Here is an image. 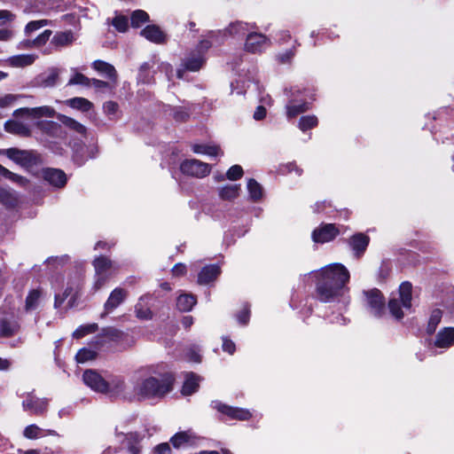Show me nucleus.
Segmentation results:
<instances>
[{
  "label": "nucleus",
  "mask_w": 454,
  "mask_h": 454,
  "mask_svg": "<svg viewBox=\"0 0 454 454\" xmlns=\"http://www.w3.org/2000/svg\"><path fill=\"white\" fill-rule=\"evenodd\" d=\"M108 388L106 394L115 396H123L129 398L134 395V386L132 389L121 376H110L107 380Z\"/></svg>",
  "instance_id": "423d86ee"
},
{
  "label": "nucleus",
  "mask_w": 454,
  "mask_h": 454,
  "mask_svg": "<svg viewBox=\"0 0 454 454\" xmlns=\"http://www.w3.org/2000/svg\"><path fill=\"white\" fill-rule=\"evenodd\" d=\"M134 395L138 398H161L172 389L173 377L169 373H156L153 367L137 371L132 378Z\"/></svg>",
  "instance_id": "f257e3e1"
},
{
  "label": "nucleus",
  "mask_w": 454,
  "mask_h": 454,
  "mask_svg": "<svg viewBox=\"0 0 454 454\" xmlns=\"http://www.w3.org/2000/svg\"><path fill=\"white\" fill-rule=\"evenodd\" d=\"M5 155L10 160L23 167L32 166L35 162V157L28 151L9 148L5 151Z\"/></svg>",
  "instance_id": "ddd939ff"
},
{
  "label": "nucleus",
  "mask_w": 454,
  "mask_h": 454,
  "mask_svg": "<svg viewBox=\"0 0 454 454\" xmlns=\"http://www.w3.org/2000/svg\"><path fill=\"white\" fill-rule=\"evenodd\" d=\"M368 244L369 237L363 233L354 235L349 240V245L356 256H360L365 251Z\"/></svg>",
  "instance_id": "4be33fe9"
},
{
  "label": "nucleus",
  "mask_w": 454,
  "mask_h": 454,
  "mask_svg": "<svg viewBox=\"0 0 454 454\" xmlns=\"http://www.w3.org/2000/svg\"><path fill=\"white\" fill-rule=\"evenodd\" d=\"M74 41V35L72 30H67V31H61L57 32L52 39H51V44H53L55 47H65L67 45H70Z\"/></svg>",
  "instance_id": "5701e85b"
},
{
  "label": "nucleus",
  "mask_w": 454,
  "mask_h": 454,
  "mask_svg": "<svg viewBox=\"0 0 454 454\" xmlns=\"http://www.w3.org/2000/svg\"><path fill=\"white\" fill-rule=\"evenodd\" d=\"M309 109V105L307 103H302L299 105L294 104V100H290L286 105V115L288 118H293L299 114L304 113Z\"/></svg>",
  "instance_id": "e433bc0d"
},
{
  "label": "nucleus",
  "mask_w": 454,
  "mask_h": 454,
  "mask_svg": "<svg viewBox=\"0 0 454 454\" xmlns=\"http://www.w3.org/2000/svg\"><path fill=\"white\" fill-rule=\"evenodd\" d=\"M203 62L204 59L200 52H199L197 55H192L184 59L183 65L186 70L195 72L202 67Z\"/></svg>",
  "instance_id": "c9c22d12"
},
{
  "label": "nucleus",
  "mask_w": 454,
  "mask_h": 454,
  "mask_svg": "<svg viewBox=\"0 0 454 454\" xmlns=\"http://www.w3.org/2000/svg\"><path fill=\"white\" fill-rule=\"evenodd\" d=\"M23 435L27 439H36L43 436V430L38 426L32 424L25 427Z\"/></svg>",
  "instance_id": "37998d69"
},
{
  "label": "nucleus",
  "mask_w": 454,
  "mask_h": 454,
  "mask_svg": "<svg viewBox=\"0 0 454 454\" xmlns=\"http://www.w3.org/2000/svg\"><path fill=\"white\" fill-rule=\"evenodd\" d=\"M92 67L99 73L105 74L109 79L115 82L117 79V73L114 67L103 60H95Z\"/></svg>",
  "instance_id": "bb28decb"
},
{
  "label": "nucleus",
  "mask_w": 454,
  "mask_h": 454,
  "mask_svg": "<svg viewBox=\"0 0 454 454\" xmlns=\"http://www.w3.org/2000/svg\"><path fill=\"white\" fill-rule=\"evenodd\" d=\"M94 356H95V353L92 350L87 349V348H82L77 352V354L75 356V359H76L77 363H85L89 360L93 359Z\"/></svg>",
  "instance_id": "5fc2aeb1"
},
{
  "label": "nucleus",
  "mask_w": 454,
  "mask_h": 454,
  "mask_svg": "<svg viewBox=\"0 0 454 454\" xmlns=\"http://www.w3.org/2000/svg\"><path fill=\"white\" fill-rule=\"evenodd\" d=\"M20 329V325L16 321H8L3 319L0 322V335L2 337H11L14 335Z\"/></svg>",
  "instance_id": "473e14b6"
},
{
  "label": "nucleus",
  "mask_w": 454,
  "mask_h": 454,
  "mask_svg": "<svg viewBox=\"0 0 454 454\" xmlns=\"http://www.w3.org/2000/svg\"><path fill=\"white\" fill-rule=\"evenodd\" d=\"M37 127L51 136H56L60 129V126L54 121H39Z\"/></svg>",
  "instance_id": "49530a36"
},
{
  "label": "nucleus",
  "mask_w": 454,
  "mask_h": 454,
  "mask_svg": "<svg viewBox=\"0 0 454 454\" xmlns=\"http://www.w3.org/2000/svg\"><path fill=\"white\" fill-rule=\"evenodd\" d=\"M442 315V313L440 309H434L432 311L427 327V332L429 334H432L435 331L438 324L441 322Z\"/></svg>",
  "instance_id": "58836bf2"
},
{
  "label": "nucleus",
  "mask_w": 454,
  "mask_h": 454,
  "mask_svg": "<svg viewBox=\"0 0 454 454\" xmlns=\"http://www.w3.org/2000/svg\"><path fill=\"white\" fill-rule=\"evenodd\" d=\"M317 125V118L315 115H306L301 117L299 121V128L302 131L310 129Z\"/></svg>",
  "instance_id": "79ce46f5"
},
{
  "label": "nucleus",
  "mask_w": 454,
  "mask_h": 454,
  "mask_svg": "<svg viewBox=\"0 0 454 454\" xmlns=\"http://www.w3.org/2000/svg\"><path fill=\"white\" fill-rule=\"evenodd\" d=\"M50 24H51V20H33L26 25L24 32L27 35H29L33 32L37 31L40 28Z\"/></svg>",
  "instance_id": "ea45409f"
},
{
  "label": "nucleus",
  "mask_w": 454,
  "mask_h": 454,
  "mask_svg": "<svg viewBox=\"0 0 454 454\" xmlns=\"http://www.w3.org/2000/svg\"><path fill=\"white\" fill-rule=\"evenodd\" d=\"M83 382L92 390L106 394L108 388L107 380L94 370H86L82 375Z\"/></svg>",
  "instance_id": "6e6552de"
},
{
  "label": "nucleus",
  "mask_w": 454,
  "mask_h": 454,
  "mask_svg": "<svg viewBox=\"0 0 454 454\" xmlns=\"http://www.w3.org/2000/svg\"><path fill=\"white\" fill-rule=\"evenodd\" d=\"M0 202L7 207H14L17 203V197L13 192L0 188Z\"/></svg>",
  "instance_id": "a19ab883"
},
{
  "label": "nucleus",
  "mask_w": 454,
  "mask_h": 454,
  "mask_svg": "<svg viewBox=\"0 0 454 454\" xmlns=\"http://www.w3.org/2000/svg\"><path fill=\"white\" fill-rule=\"evenodd\" d=\"M193 153L207 154L209 156H217L220 153L219 146L215 145H200L194 144L192 146Z\"/></svg>",
  "instance_id": "f704fd0d"
},
{
  "label": "nucleus",
  "mask_w": 454,
  "mask_h": 454,
  "mask_svg": "<svg viewBox=\"0 0 454 454\" xmlns=\"http://www.w3.org/2000/svg\"><path fill=\"white\" fill-rule=\"evenodd\" d=\"M171 450L168 443L159 444L154 450L153 454H170Z\"/></svg>",
  "instance_id": "0e129e2a"
},
{
  "label": "nucleus",
  "mask_w": 454,
  "mask_h": 454,
  "mask_svg": "<svg viewBox=\"0 0 454 454\" xmlns=\"http://www.w3.org/2000/svg\"><path fill=\"white\" fill-rule=\"evenodd\" d=\"M16 98L12 94H7L4 97H0V107L4 108L13 104Z\"/></svg>",
  "instance_id": "680f3d73"
},
{
  "label": "nucleus",
  "mask_w": 454,
  "mask_h": 454,
  "mask_svg": "<svg viewBox=\"0 0 454 454\" xmlns=\"http://www.w3.org/2000/svg\"><path fill=\"white\" fill-rule=\"evenodd\" d=\"M247 190L251 200L256 201L262 197V188L259 183L251 178L247 182Z\"/></svg>",
  "instance_id": "4c0bfd02"
},
{
  "label": "nucleus",
  "mask_w": 454,
  "mask_h": 454,
  "mask_svg": "<svg viewBox=\"0 0 454 454\" xmlns=\"http://www.w3.org/2000/svg\"><path fill=\"white\" fill-rule=\"evenodd\" d=\"M140 35L154 43L160 44L166 42V35L158 26L155 25L146 26L141 30Z\"/></svg>",
  "instance_id": "6ab92c4d"
},
{
  "label": "nucleus",
  "mask_w": 454,
  "mask_h": 454,
  "mask_svg": "<svg viewBox=\"0 0 454 454\" xmlns=\"http://www.w3.org/2000/svg\"><path fill=\"white\" fill-rule=\"evenodd\" d=\"M135 312H136L137 317H138L139 319H142V320H148V319H151L153 317V313L150 310V309L143 306V304L141 302H138L135 306Z\"/></svg>",
  "instance_id": "3c124183"
},
{
  "label": "nucleus",
  "mask_w": 454,
  "mask_h": 454,
  "mask_svg": "<svg viewBox=\"0 0 454 454\" xmlns=\"http://www.w3.org/2000/svg\"><path fill=\"white\" fill-rule=\"evenodd\" d=\"M242 176L243 168L239 165L231 167L226 173V176L230 180H238L241 178Z\"/></svg>",
  "instance_id": "6e6d98bb"
},
{
  "label": "nucleus",
  "mask_w": 454,
  "mask_h": 454,
  "mask_svg": "<svg viewBox=\"0 0 454 454\" xmlns=\"http://www.w3.org/2000/svg\"><path fill=\"white\" fill-rule=\"evenodd\" d=\"M117 437L121 443V449H127L129 454H139L141 450L139 445L140 439L137 433L120 434Z\"/></svg>",
  "instance_id": "dca6fc26"
},
{
  "label": "nucleus",
  "mask_w": 454,
  "mask_h": 454,
  "mask_svg": "<svg viewBox=\"0 0 454 454\" xmlns=\"http://www.w3.org/2000/svg\"><path fill=\"white\" fill-rule=\"evenodd\" d=\"M118 110V105L113 101H107L104 104V111L108 115H114Z\"/></svg>",
  "instance_id": "052dcab7"
},
{
  "label": "nucleus",
  "mask_w": 454,
  "mask_h": 454,
  "mask_svg": "<svg viewBox=\"0 0 454 454\" xmlns=\"http://www.w3.org/2000/svg\"><path fill=\"white\" fill-rule=\"evenodd\" d=\"M211 407L217 410L221 413L227 415L231 419L247 420L251 418V413L248 410L228 406L219 401H213L211 403Z\"/></svg>",
  "instance_id": "9d476101"
},
{
  "label": "nucleus",
  "mask_w": 454,
  "mask_h": 454,
  "mask_svg": "<svg viewBox=\"0 0 454 454\" xmlns=\"http://www.w3.org/2000/svg\"><path fill=\"white\" fill-rule=\"evenodd\" d=\"M279 171L282 173V174H286V173H290L292 171H295L296 174L298 176H301V173H302V169H301L300 168H298L295 164L294 163H287L286 165H283Z\"/></svg>",
  "instance_id": "13d9d810"
},
{
  "label": "nucleus",
  "mask_w": 454,
  "mask_h": 454,
  "mask_svg": "<svg viewBox=\"0 0 454 454\" xmlns=\"http://www.w3.org/2000/svg\"><path fill=\"white\" fill-rule=\"evenodd\" d=\"M22 408L25 411H29L35 415H43L47 411L48 399L39 398L32 393H27L22 402Z\"/></svg>",
  "instance_id": "1a4fd4ad"
},
{
  "label": "nucleus",
  "mask_w": 454,
  "mask_h": 454,
  "mask_svg": "<svg viewBox=\"0 0 454 454\" xmlns=\"http://www.w3.org/2000/svg\"><path fill=\"white\" fill-rule=\"evenodd\" d=\"M57 118L63 125H65L68 129L81 135H84L86 133L85 126H83L82 123L78 122L74 119L61 114H57Z\"/></svg>",
  "instance_id": "cd10ccee"
},
{
  "label": "nucleus",
  "mask_w": 454,
  "mask_h": 454,
  "mask_svg": "<svg viewBox=\"0 0 454 454\" xmlns=\"http://www.w3.org/2000/svg\"><path fill=\"white\" fill-rule=\"evenodd\" d=\"M411 290L412 286L410 282H403L399 287V296L401 303L397 299H391L388 302V309L390 313L397 319H401L403 314L401 310V306L405 309L411 307Z\"/></svg>",
  "instance_id": "20e7f679"
},
{
  "label": "nucleus",
  "mask_w": 454,
  "mask_h": 454,
  "mask_svg": "<svg viewBox=\"0 0 454 454\" xmlns=\"http://www.w3.org/2000/svg\"><path fill=\"white\" fill-rule=\"evenodd\" d=\"M44 180L55 187H63L67 183L64 171L58 168H45L43 171Z\"/></svg>",
  "instance_id": "a211bd4d"
},
{
  "label": "nucleus",
  "mask_w": 454,
  "mask_h": 454,
  "mask_svg": "<svg viewBox=\"0 0 454 454\" xmlns=\"http://www.w3.org/2000/svg\"><path fill=\"white\" fill-rule=\"evenodd\" d=\"M195 435L191 431H184L176 433L170 442L176 448L183 447L186 444L192 445L194 443Z\"/></svg>",
  "instance_id": "393cba45"
},
{
  "label": "nucleus",
  "mask_w": 454,
  "mask_h": 454,
  "mask_svg": "<svg viewBox=\"0 0 454 454\" xmlns=\"http://www.w3.org/2000/svg\"><path fill=\"white\" fill-rule=\"evenodd\" d=\"M199 387V377L194 373H189L186 376L185 381L182 387V394L184 395H190L196 392Z\"/></svg>",
  "instance_id": "7c9ffc66"
},
{
  "label": "nucleus",
  "mask_w": 454,
  "mask_h": 454,
  "mask_svg": "<svg viewBox=\"0 0 454 454\" xmlns=\"http://www.w3.org/2000/svg\"><path fill=\"white\" fill-rule=\"evenodd\" d=\"M266 116V109L265 107L260 106L256 108V110L254 113V118L256 121L262 120Z\"/></svg>",
  "instance_id": "774afa93"
},
{
  "label": "nucleus",
  "mask_w": 454,
  "mask_h": 454,
  "mask_svg": "<svg viewBox=\"0 0 454 454\" xmlns=\"http://www.w3.org/2000/svg\"><path fill=\"white\" fill-rule=\"evenodd\" d=\"M4 129L7 132L12 134L21 136H28L30 134L29 129L23 123L17 121H7L4 124Z\"/></svg>",
  "instance_id": "c756f323"
},
{
  "label": "nucleus",
  "mask_w": 454,
  "mask_h": 454,
  "mask_svg": "<svg viewBox=\"0 0 454 454\" xmlns=\"http://www.w3.org/2000/svg\"><path fill=\"white\" fill-rule=\"evenodd\" d=\"M349 271L341 263H331L323 267L317 273V297L323 302L333 301L341 295L349 280Z\"/></svg>",
  "instance_id": "f03ea898"
},
{
  "label": "nucleus",
  "mask_w": 454,
  "mask_h": 454,
  "mask_svg": "<svg viewBox=\"0 0 454 454\" xmlns=\"http://www.w3.org/2000/svg\"><path fill=\"white\" fill-rule=\"evenodd\" d=\"M97 329L98 325L96 324L80 326L73 333V336L76 339H80L88 333H94Z\"/></svg>",
  "instance_id": "864d4df0"
},
{
  "label": "nucleus",
  "mask_w": 454,
  "mask_h": 454,
  "mask_svg": "<svg viewBox=\"0 0 454 454\" xmlns=\"http://www.w3.org/2000/svg\"><path fill=\"white\" fill-rule=\"evenodd\" d=\"M339 234L338 229L333 223L325 224L312 232V239L316 243H325L333 240Z\"/></svg>",
  "instance_id": "4468645a"
},
{
  "label": "nucleus",
  "mask_w": 454,
  "mask_h": 454,
  "mask_svg": "<svg viewBox=\"0 0 454 454\" xmlns=\"http://www.w3.org/2000/svg\"><path fill=\"white\" fill-rule=\"evenodd\" d=\"M128 297V291L121 287L114 288L109 294L106 301L104 304V312L101 314V317H106L117 307H119Z\"/></svg>",
  "instance_id": "9b49d317"
},
{
  "label": "nucleus",
  "mask_w": 454,
  "mask_h": 454,
  "mask_svg": "<svg viewBox=\"0 0 454 454\" xmlns=\"http://www.w3.org/2000/svg\"><path fill=\"white\" fill-rule=\"evenodd\" d=\"M237 318H238V321L241 324V325H246L247 324L248 320H249V310L247 309H244L242 311H240L238 316H237Z\"/></svg>",
  "instance_id": "69168bd1"
},
{
  "label": "nucleus",
  "mask_w": 454,
  "mask_h": 454,
  "mask_svg": "<svg viewBox=\"0 0 454 454\" xmlns=\"http://www.w3.org/2000/svg\"><path fill=\"white\" fill-rule=\"evenodd\" d=\"M366 297V305L370 312L374 317H381L385 309L384 298L378 289H372L364 292Z\"/></svg>",
  "instance_id": "0eeeda50"
},
{
  "label": "nucleus",
  "mask_w": 454,
  "mask_h": 454,
  "mask_svg": "<svg viewBox=\"0 0 454 454\" xmlns=\"http://www.w3.org/2000/svg\"><path fill=\"white\" fill-rule=\"evenodd\" d=\"M95 270L94 283L92 289L97 292L103 288L108 281L119 271V265L106 256H98L94 259Z\"/></svg>",
  "instance_id": "7ed1b4c3"
},
{
  "label": "nucleus",
  "mask_w": 454,
  "mask_h": 454,
  "mask_svg": "<svg viewBox=\"0 0 454 454\" xmlns=\"http://www.w3.org/2000/svg\"><path fill=\"white\" fill-rule=\"evenodd\" d=\"M148 20L149 15L145 11L137 10L131 15V26L138 27L141 24L148 21Z\"/></svg>",
  "instance_id": "c03bdc74"
},
{
  "label": "nucleus",
  "mask_w": 454,
  "mask_h": 454,
  "mask_svg": "<svg viewBox=\"0 0 454 454\" xmlns=\"http://www.w3.org/2000/svg\"><path fill=\"white\" fill-rule=\"evenodd\" d=\"M41 294L38 290H32L26 298V310L35 309L39 302Z\"/></svg>",
  "instance_id": "a18cd8bd"
},
{
  "label": "nucleus",
  "mask_w": 454,
  "mask_h": 454,
  "mask_svg": "<svg viewBox=\"0 0 454 454\" xmlns=\"http://www.w3.org/2000/svg\"><path fill=\"white\" fill-rule=\"evenodd\" d=\"M72 292V289L71 288H67L63 294V295H59V294H56L55 295V306L56 307H59L60 306L65 299L71 294Z\"/></svg>",
  "instance_id": "e2e57ef3"
},
{
  "label": "nucleus",
  "mask_w": 454,
  "mask_h": 454,
  "mask_svg": "<svg viewBox=\"0 0 454 454\" xmlns=\"http://www.w3.org/2000/svg\"><path fill=\"white\" fill-rule=\"evenodd\" d=\"M185 271L186 267L182 263H176L172 269L173 275L175 276H182L185 273Z\"/></svg>",
  "instance_id": "338daca9"
},
{
  "label": "nucleus",
  "mask_w": 454,
  "mask_h": 454,
  "mask_svg": "<svg viewBox=\"0 0 454 454\" xmlns=\"http://www.w3.org/2000/svg\"><path fill=\"white\" fill-rule=\"evenodd\" d=\"M221 270L220 267L215 264L205 266L198 276V283L200 285H207L216 279Z\"/></svg>",
  "instance_id": "aec40b11"
},
{
  "label": "nucleus",
  "mask_w": 454,
  "mask_h": 454,
  "mask_svg": "<svg viewBox=\"0 0 454 454\" xmlns=\"http://www.w3.org/2000/svg\"><path fill=\"white\" fill-rule=\"evenodd\" d=\"M454 344V328L447 327L440 331L434 341L437 348H447Z\"/></svg>",
  "instance_id": "412c9836"
},
{
  "label": "nucleus",
  "mask_w": 454,
  "mask_h": 454,
  "mask_svg": "<svg viewBox=\"0 0 454 454\" xmlns=\"http://www.w3.org/2000/svg\"><path fill=\"white\" fill-rule=\"evenodd\" d=\"M51 34V30H44L42 34H40L36 38L34 39V44H35L36 47H40L45 44L46 42L50 39Z\"/></svg>",
  "instance_id": "4d7b16f0"
},
{
  "label": "nucleus",
  "mask_w": 454,
  "mask_h": 454,
  "mask_svg": "<svg viewBox=\"0 0 454 454\" xmlns=\"http://www.w3.org/2000/svg\"><path fill=\"white\" fill-rule=\"evenodd\" d=\"M36 59L37 56L35 54H20L11 57L8 59V63L13 67H25L31 66Z\"/></svg>",
  "instance_id": "b1692460"
},
{
  "label": "nucleus",
  "mask_w": 454,
  "mask_h": 454,
  "mask_svg": "<svg viewBox=\"0 0 454 454\" xmlns=\"http://www.w3.org/2000/svg\"><path fill=\"white\" fill-rule=\"evenodd\" d=\"M269 46V40L262 34L248 33L245 50L252 53L261 52Z\"/></svg>",
  "instance_id": "f8f14e48"
},
{
  "label": "nucleus",
  "mask_w": 454,
  "mask_h": 454,
  "mask_svg": "<svg viewBox=\"0 0 454 454\" xmlns=\"http://www.w3.org/2000/svg\"><path fill=\"white\" fill-rule=\"evenodd\" d=\"M60 69L51 67L46 72L39 74L35 79V84L42 88L54 87L59 81Z\"/></svg>",
  "instance_id": "2eb2a0df"
},
{
  "label": "nucleus",
  "mask_w": 454,
  "mask_h": 454,
  "mask_svg": "<svg viewBox=\"0 0 454 454\" xmlns=\"http://www.w3.org/2000/svg\"><path fill=\"white\" fill-rule=\"evenodd\" d=\"M250 30L251 27L249 24L241 21H236L230 24V26L224 31V35L228 33L233 37H242L247 35V33H250Z\"/></svg>",
  "instance_id": "a878e982"
},
{
  "label": "nucleus",
  "mask_w": 454,
  "mask_h": 454,
  "mask_svg": "<svg viewBox=\"0 0 454 454\" xmlns=\"http://www.w3.org/2000/svg\"><path fill=\"white\" fill-rule=\"evenodd\" d=\"M222 348L223 351L229 353L230 355H232L236 350L235 343L227 338H223Z\"/></svg>",
  "instance_id": "bf43d9fd"
},
{
  "label": "nucleus",
  "mask_w": 454,
  "mask_h": 454,
  "mask_svg": "<svg viewBox=\"0 0 454 454\" xmlns=\"http://www.w3.org/2000/svg\"><path fill=\"white\" fill-rule=\"evenodd\" d=\"M180 169L184 175L202 178L210 173L211 167L199 160L191 159L184 160L181 163Z\"/></svg>",
  "instance_id": "39448f33"
},
{
  "label": "nucleus",
  "mask_w": 454,
  "mask_h": 454,
  "mask_svg": "<svg viewBox=\"0 0 454 454\" xmlns=\"http://www.w3.org/2000/svg\"><path fill=\"white\" fill-rule=\"evenodd\" d=\"M90 81L88 77L81 73H75L68 81L67 85H83L89 86Z\"/></svg>",
  "instance_id": "603ef678"
},
{
  "label": "nucleus",
  "mask_w": 454,
  "mask_h": 454,
  "mask_svg": "<svg viewBox=\"0 0 454 454\" xmlns=\"http://www.w3.org/2000/svg\"><path fill=\"white\" fill-rule=\"evenodd\" d=\"M0 174L4 177L12 180V182L18 183L21 185L27 183V180L23 176L11 172L9 169L3 167L2 165H0Z\"/></svg>",
  "instance_id": "de8ad7c7"
},
{
  "label": "nucleus",
  "mask_w": 454,
  "mask_h": 454,
  "mask_svg": "<svg viewBox=\"0 0 454 454\" xmlns=\"http://www.w3.org/2000/svg\"><path fill=\"white\" fill-rule=\"evenodd\" d=\"M197 300L194 295L184 294H180L176 300V307L181 311H190L196 304Z\"/></svg>",
  "instance_id": "c85d7f7f"
},
{
  "label": "nucleus",
  "mask_w": 454,
  "mask_h": 454,
  "mask_svg": "<svg viewBox=\"0 0 454 454\" xmlns=\"http://www.w3.org/2000/svg\"><path fill=\"white\" fill-rule=\"evenodd\" d=\"M67 103L70 107L82 112H89L93 107V104L84 98H73L68 99Z\"/></svg>",
  "instance_id": "72a5a7b5"
},
{
  "label": "nucleus",
  "mask_w": 454,
  "mask_h": 454,
  "mask_svg": "<svg viewBox=\"0 0 454 454\" xmlns=\"http://www.w3.org/2000/svg\"><path fill=\"white\" fill-rule=\"evenodd\" d=\"M239 184H229L219 190V196L222 200H232L239 195Z\"/></svg>",
  "instance_id": "2f4dec72"
},
{
  "label": "nucleus",
  "mask_w": 454,
  "mask_h": 454,
  "mask_svg": "<svg viewBox=\"0 0 454 454\" xmlns=\"http://www.w3.org/2000/svg\"><path fill=\"white\" fill-rule=\"evenodd\" d=\"M112 25L118 30L119 32H125L129 27L128 18L123 15H117L112 20Z\"/></svg>",
  "instance_id": "8fccbe9b"
},
{
  "label": "nucleus",
  "mask_w": 454,
  "mask_h": 454,
  "mask_svg": "<svg viewBox=\"0 0 454 454\" xmlns=\"http://www.w3.org/2000/svg\"><path fill=\"white\" fill-rule=\"evenodd\" d=\"M48 2L35 0L28 7L25 8L27 12H46L49 10Z\"/></svg>",
  "instance_id": "09e8293b"
},
{
  "label": "nucleus",
  "mask_w": 454,
  "mask_h": 454,
  "mask_svg": "<svg viewBox=\"0 0 454 454\" xmlns=\"http://www.w3.org/2000/svg\"><path fill=\"white\" fill-rule=\"evenodd\" d=\"M27 114L33 118H40L43 116L53 117L57 116L54 108L48 106L34 107V108H20L14 112V115Z\"/></svg>",
  "instance_id": "f3484780"
}]
</instances>
